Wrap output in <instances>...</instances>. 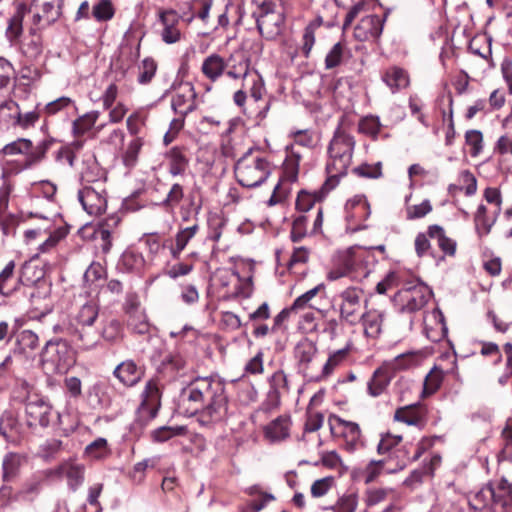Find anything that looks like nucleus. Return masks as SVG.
<instances>
[{
  "instance_id": "41",
  "label": "nucleus",
  "mask_w": 512,
  "mask_h": 512,
  "mask_svg": "<svg viewBox=\"0 0 512 512\" xmlns=\"http://www.w3.org/2000/svg\"><path fill=\"white\" fill-rule=\"evenodd\" d=\"M23 31V12L18 10L8 22L6 37L10 42H15Z\"/></svg>"
},
{
  "instance_id": "63",
  "label": "nucleus",
  "mask_w": 512,
  "mask_h": 512,
  "mask_svg": "<svg viewBox=\"0 0 512 512\" xmlns=\"http://www.w3.org/2000/svg\"><path fill=\"white\" fill-rule=\"evenodd\" d=\"M416 361V355L414 353H404L398 355L389 364L393 370H402L411 367Z\"/></svg>"
},
{
  "instance_id": "47",
  "label": "nucleus",
  "mask_w": 512,
  "mask_h": 512,
  "mask_svg": "<svg viewBox=\"0 0 512 512\" xmlns=\"http://www.w3.org/2000/svg\"><path fill=\"white\" fill-rule=\"evenodd\" d=\"M212 0H193L190 6L192 16L188 19L191 22L193 18L197 17L203 22H206L209 17Z\"/></svg>"
},
{
  "instance_id": "48",
  "label": "nucleus",
  "mask_w": 512,
  "mask_h": 512,
  "mask_svg": "<svg viewBox=\"0 0 512 512\" xmlns=\"http://www.w3.org/2000/svg\"><path fill=\"white\" fill-rule=\"evenodd\" d=\"M308 216L299 215L292 223L290 239L292 242H300L307 235Z\"/></svg>"
},
{
  "instance_id": "64",
  "label": "nucleus",
  "mask_w": 512,
  "mask_h": 512,
  "mask_svg": "<svg viewBox=\"0 0 512 512\" xmlns=\"http://www.w3.org/2000/svg\"><path fill=\"white\" fill-rule=\"evenodd\" d=\"M72 103L73 101L71 98L63 96L54 101L49 102L45 106L44 111L47 115L52 116L69 107L70 105H72Z\"/></svg>"
},
{
  "instance_id": "34",
  "label": "nucleus",
  "mask_w": 512,
  "mask_h": 512,
  "mask_svg": "<svg viewBox=\"0 0 512 512\" xmlns=\"http://www.w3.org/2000/svg\"><path fill=\"white\" fill-rule=\"evenodd\" d=\"M111 455L108 442L105 438L99 437L85 447L84 456L91 460H103Z\"/></svg>"
},
{
  "instance_id": "4",
  "label": "nucleus",
  "mask_w": 512,
  "mask_h": 512,
  "mask_svg": "<svg viewBox=\"0 0 512 512\" xmlns=\"http://www.w3.org/2000/svg\"><path fill=\"white\" fill-rule=\"evenodd\" d=\"M272 172L271 163L252 149L248 150L235 164L237 182L246 188H256L263 184Z\"/></svg>"
},
{
  "instance_id": "12",
  "label": "nucleus",
  "mask_w": 512,
  "mask_h": 512,
  "mask_svg": "<svg viewBox=\"0 0 512 512\" xmlns=\"http://www.w3.org/2000/svg\"><path fill=\"white\" fill-rule=\"evenodd\" d=\"M25 412L27 416V424L30 427L41 426L47 427L50 423L52 415L51 406L42 398L37 396L27 400Z\"/></svg>"
},
{
  "instance_id": "30",
  "label": "nucleus",
  "mask_w": 512,
  "mask_h": 512,
  "mask_svg": "<svg viewBox=\"0 0 512 512\" xmlns=\"http://www.w3.org/2000/svg\"><path fill=\"white\" fill-rule=\"evenodd\" d=\"M391 375L388 367H380L373 373L372 378L368 382V393L377 397L381 395L390 383Z\"/></svg>"
},
{
  "instance_id": "15",
  "label": "nucleus",
  "mask_w": 512,
  "mask_h": 512,
  "mask_svg": "<svg viewBox=\"0 0 512 512\" xmlns=\"http://www.w3.org/2000/svg\"><path fill=\"white\" fill-rule=\"evenodd\" d=\"M113 376L125 387H134L143 378L144 368L138 366L132 359H127L115 367Z\"/></svg>"
},
{
  "instance_id": "36",
  "label": "nucleus",
  "mask_w": 512,
  "mask_h": 512,
  "mask_svg": "<svg viewBox=\"0 0 512 512\" xmlns=\"http://www.w3.org/2000/svg\"><path fill=\"white\" fill-rule=\"evenodd\" d=\"M19 433V423L11 411H5L0 418V434L6 439H14Z\"/></svg>"
},
{
  "instance_id": "42",
  "label": "nucleus",
  "mask_w": 512,
  "mask_h": 512,
  "mask_svg": "<svg viewBox=\"0 0 512 512\" xmlns=\"http://www.w3.org/2000/svg\"><path fill=\"white\" fill-rule=\"evenodd\" d=\"M347 52L346 46L341 42L336 43L328 52L325 58L326 69H333L339 66Z\"/></svg>"
},
{
  "instance_id": "3",
  "label": "nucleus",
  "mask_w": 512,
  "mask_h": 512,
  "mask_svg": "<svg viewBox=\"0 0 512 512\" xmlns=\"http://www.w3.org/2000/svg\"><path fill=\"white\" fill-rule=\"evenodd\" d=\"M98 314V304L94 301L87 302L81 306L76 315L65 326L64 332L82 350H92L99 343V332L93 328Z\"/></svg>"
},
{
  "instance_id": "58",
  "label": "nucleus",
  "mask_w": 512,
  "mask_h": 512,
  "mask_svg": "<svg viewBox=\"0 0 512 512\" xmlns=\"http://www.w3.org/2000/svg\"><path fill=\"white\" fill-rule=\"evenodd\" d=\"M441 460L442 458L439 454L432 455L429 463L424 464L421 470H415L412 473V477L420 481L424 475L433 476L434 470L441 464Z\"/></svg>"
},
{
  "instance_id": "1",
  "label": "nucleus",
  "mask_w": 512,
  "mask_h": 512,
  "mask_svg": "<svg viewBox=\"0 0 512 512\" xmlns=\"http://www.w3.org/2000/svg\"><path fill=\"white\" fill-rule=\"evenodd\" d=\"M179 407L188 416L197 415L204 426L224 421L228 416L224 382L212 376L191 380L181 390Z\"/></svg>"
},
{
  "instance_id": "18",
  "label": "nucleus",
  "mask_w": 512,
  "mask_h": 512,
  "mask_svg": "<svg viewBox=\"0 0 512 512\" xmlns=\"http://www.w3.org/2000/svg\"><path fill=\"white\" fill-rule=\"evenodd\" d=\"M424 331L428 339L433 342L440 341L444 338L447 328L444 322L442 312L435 308L424 317Z\"/></svg>"
},
{
  "instance_id": "59",
  "label": "nucleus",
  "mask_w": 512,
  "mask_h": 512,
  "mask_svg": "<svg viewBox=\"0 0 512 512\" xmlns=\"http://www.w3.org/2000/svg\"><path fill=\"white\" fill-rule=\"evenodd\" d=\"M184 197L183 187L175 183L169 190L166 198L163 200L162 205L165 207L174 208L176 207Z\"/></svg>"
},
{
  "instance_id": "23",
  "label": "nucleus",
  "mask_w": 512,
  "mask_h": 512,
  "mask_svg": "<svg viewBox=\"0 0 512 512\" xmlns=\"http://www.w3.org/2000/svg\"><path fill=\"white\" fill-rule=\"evenodd\" d=\"M57 473L67 479L71 490L76 491L84 482L85 466L74 461H66L59 465Z\"/></svg>"
},
{
  "instance_id": "32",
  "label": "nucleus",
  "mask_w": 512,
  "mask_h": 512,
  "mask_svg": "<svg viewBox=\"0 0 512 512\" xmlns=\"http://www.w3.org/2000/svg\"><path fill=\"white\" fill-rule=\"evenodd\" d=\"M15 262L9 261L0 272V294L4 296L11 295L16 290V285L20 279L14 276Z\"/></svg>"
},
{
  "instance_id": "61",
  "label": "nucleus",
  "mask_w": 512,
  "mask_h": 512,
  "mask_svg": "<svg viewBox=\"0 0 512 512\" xmlns=\"http://www.w3.org/2000/svg\"><path fill=\"white\" fill-rule=\"evenodd\" d=\"M63 237L64 233L59 229L50 233L49 236L43 241V243L39 245L38 254L36 256H39V254L42 253L50 252L53 248L56 247V245Z\"/></svg>"
},
{
  "instance_id": "49",
  "label": "nucleus",
  "mask_w": 512,
  "mask_h": 512,
  "mask_svg": "<svg viewBox=\"0 0 512 512\" xmlns=\"http://www.w3.org/2000/svg\"><path fill=\"white\" fill-rule=\"evenodd\" d=\"M402 441L401 435H394L389 432L381 434L380 441L377 445L378 454H386L396 448Z\"/></svg>"
},
{
  "instance_id": "24",
  "label": "nucleus",
  "mask_w": 512,
  "mask_h": 512,
  "mask_svg": "<svg viewBox=\"0 0 512 512\" xmlns=\"http://www.w3.org/2000/svg\"><path fill=\"white\" fill-rule=\"evenodd\" d=\"M385 312L379 309H369L363 312L360 321L364 327V333L367 337L376 338L382 332Z\"/></svg>"
},
{
  "instance_id": "5",
  "label": "nucleus",
  "mask_w": 512,
  "mask_h": 512,
  "mask_svg": "<svg viewBox=\"0 0 512 512\" xmlns=\"http://www.w3.org/2000/svg\"><path fill=\"white\" fill-rule=\"evenodd\" d=\"M252 16L262 37L273 40L282 32L284 15L279 0H252Z\"/></svg>"
},
{
  "instance_id": "25",
  "label": "nucleus",
  "mask_w": 512,
  "mask_h": 512,
  "mask_svg": "<svg viewBox=\"0 0 512 512\" xmlns=\"http://www.w3.org/2000/svg\"><path fill=\"white\" fill-rule=\"evenodd\" d=\"M317 352L316 345L309 339L301 340L294 349V356L298 362L299 370L307 375L309 365Z\"/></svg>"
},
{
  "instance_id": "22",
  "label": "nucleus",
  "mask_w": 512,
  "mask_h": 512,
  "mask_svg": "<svg viewBox=\"0 0 512 512\" xmlns=\"http://www.w3.org/2000/svg\"><path fill=\"white\" fill-rule=\"evenodd\" d=\"M382 81L392 93H396L402 89H406L410 85V76L404 68L390 66L383 71Z\"/></svg>"
},
{
  "instance_id": "54",
  "label": "nucleus",
  "mask_w": 512,
  "mask_h": 512,
  "mask_svg": "<svg viewBox=\"0 0 512 512\" xmlns=\"http://www.w3.org/2000/svg\"><path fill=\"white\" fill-rule=\"evenodd\" d=\"M139 69L140 73L138 76V82L140 84H147L154 77L157 70V64L152 58H145L142 61Z\"/></svg>"
},
{
  "instance_id": "35",
  "label": "nucleus",
  "mask_w": 512,
  "mask_h": 512,
  "mask_svg": "<svg viewBox=\"0 0 512 512\" xmlns=\"http://www.w3.org/2000/svg\"><path fill=\"white\" fill-rule=\"evenodd\" d=\"M100 338L102 337L109 343H114L122 338L123 329L119 320L109 318L103 321Z\"/></svg>"
},
{
  "instance_id": "56",
  "label": "nucleus",
  "mask_w": 512,
  "mask_h": 512,
  "mask_svg": "<svg viewBox=\"0 0 512 512\" xmlns=\"http://www.w3.org/2000/svg\"><path fill=\"white\" fill-rule=\"evenodd\" d=\"M17 343L22 350H34L39 345V338L36 333L31 330H23L17 337Z\"/></svg>"
},
{
  "instance_id": "2",
  "label": "nucleus",
  "mask_w": 512,
  "mask_h": 512,
  "mask_svg": "<svg viewBox=\"0 0 512 512\" xmlns=\"http://www.w3.org/2000/svg\"><path fill=\"white\" fill-rule=\"evenodd\" d=\"M354 146V138L338 127L328 146L329 161L326 165L328 178L322 186L325 192L334 189L338 185L340 177L346 175L352 162Z\"/></svg>"
},
{
  "instance_id": "40",
  "label": "nucleus",
  "mask_w": 512,
  "mask_h": 512,
  "mask_svg": "<svg viewBox=\"0 0 512 512\" xmlns=\"http://www.w3.org/2000/svg\"><path fill=\"white\" fill-rule=\"evenodd\" d=\"M393 497V489L376 487L367 490L365 502L367 506H375L387 500H392Z\"/></svg>"
},
{
  "instance_id": "16",
  "label": "nucleus",
  "mask_w": 512,
  "mask_h": 512,
  "mask_svg": "<svg viewBox=\"0 0 512 512\" xmlns=\"http://www.w3.org/2000/svg\"><path fill=\"white\" fill-rule=\"evenodd\" d=\"M426 419L427 408L420 403L400 407L394 414V420L417 427H424Z\"/></svg>"
},
{
  "instance_id": "45",
  "label": "nucleus",
  "mask_w": 512,
  "mask_h": 512,
  "mask_svg": "<svg viewBox=\"0 0 512 512\" xmlns=\"http://www.w3.org/2000/svg\"><path fill=\"white\" fill-rule=\"evenodd\" d=\"M18 104L8 100L0 104V124L15 126Z\"/></svg>"
},
{
  "instance_id": "6",
  "label": "nucleus",
  "mask_w": 512,
  "mask_h": 512,
  "mask_svg": "<svg viewBox=\"0 0 512 512\" xmlns=\"http://www.w3.org/2000/svg\"><path fill=\"white\" fill-rule=\"evenodd\" d=\"M40 361L47 373L64 374L75 364L76 357L66 340L54 339L46 342Z\"/></svg>"
},
{
  "instance_id": "7",
  "label": "nucleus",
  "mask_w": 512,
  "mask_h": 512,
  "mask_svg": "<svg viewBox=\"0 0 512 512\" xmlns=\"http://www.w3.org/2000/svg\"><path fill=\"white\" fill-rule=\"evenodd\" d=\"M363 291L357 287H348L339 294L340 320L356 325L360 322L362 312Z\"/></svg>"
},
{
  "instance_id": "19",
  "label": "nucleus",
  "mask_w": 512,
  "mask_h": 512,
  "mask_svg": "<svg viewBox=\"0 0 512 512\" xmlns=\"http://www.w3.org/2000/svg\"><path fill=\"white\" fill-rule=\"evenodd\" d=\"M226 74L232 79H245L250 72V59L243 51H236L225 60Z\"/></svg>"
},
{
  "instance_id": "37",
  "label": "nucleus",
  "mask_w": 512,
  "mask_h": 512,
  "mask_svg": "<svg viewBox=\"0 0 512 512\" xmlns=\"http://www.w3.org/2000/svg\"><path fill=\"white\" fill-rule=\"evenodd\" d=\"M322 22V18L318 17L310 22L304 30L301 53L306 58L309 57L312 47L315 43V31L322 25Z\"/></svg>"
},
{
  "instance_id": "27",
  "label": "nucleus",
  "mask_w": 512,
  "mask_h": 512,
  "mask_svg": "<svg viewBox=\"0 0 512 512\" xmlns=\"http://www.w3.org/2000/svg\"><path fill=\"white\" fill-rule=\"evenodd\" d=\"M199 230V226L194 224L190 227L183 228L175 235V243L169 247L171 257L179 259L182 251L185 249L189 241L194 238Z\"/></svg>"
},
{
  "instance_id": "43",
  "label": "nucleus",
  "mask_w": 512,
  "mask_h": 512,
  "mask_svg": "<svg viewBox=\"0 0 512 512\" xmlns=\"http://www.w3.org/2000/svg\"><path fill=\"white\" fill-rule=\"evenodd\" d=\"M465 142L470 147V155L478 156L483 149V134L480 130L472 129L465 133Z\"/></svg>"
},
{
  "instance_id": "10",
  "label": "nucleus",
  "mask_w": 512,
  "mask_h": 512,
  "mask_svg": "<svg viewBox=\"0 0 512 512\" xmlns=\"http://www.w3.org/2000/svg\"><path fill=\"white\" fill-rule=\"evenodd\" d=\"M432 297V291L425 285H415L403 289L399 293L402 303L401 311L413 313L421 310Z\"/></svg>"
},
{
  "instance_id": "9",
  "label": "nucleus",
  "mask_w": 512,
  "mask_h": 512,
  "mask_svg": "<svg viewBox=\"0 0 512 512\" xmlns=\"http://www.w3.org/2000/svg\"><path fill=\"white\" fill-rule=\"evenodd\" d=\"M78 199L89 215H101L107 208L106 191L101 183H96L95 186H84L78 192Z\"/></svg>"
},
{
  "instance_id": "39",
  "label": "nucleus",
  "mask_w": 512,
  "mask_h": 512,
  "mask_svg": "<svg viewBox=\"0 0 512 512\" xmlns=\"http://www.w3.org/2000/svg\"><path fill=\"white\" fill-rule=\"evenodd\" d=\"M22 456L17 453H9L3 459V478L6 481L16 476L21 464Z\"/></svg>"
},
{
  "instance_id": "51",
  "label": "nucleus",
  "mask_w": 512,
  "mask_h": 512,
  "mask_svg": "<svg viewBox=\"0 0 512 512\" xmlns=\"http://www.w3.org/2000/svg\"><path fill=\"white\" fill-rule=\"evenodd\" d=\"M358 506V498L356 494H346L338 499L331 507L334 512H355Z\"/></svg>"
},
{
  "instance_id": "31",
  "label": "nucleus",
  "mask_w": 512,
  "mask_h": 512,
  "mask_svg": "<svg viewBox=\"0 0 512 512\" xmlns=\"http://www.w3.org/2000/svg\"><path fill=\"white\" fill-rule=\"evenodd\" d=\"M428 235L432 239H436L439 248L447 255L453 256L456 252V242L447 237L443 227L439 225H430L428 227Z\"/></svg>"
},
{
  "instance_id": "57",
  "label": "nucleus",
  "mask_w": 512,
  "mask_h": 512,
  "mask_svg": "<svg viewBox=\"0 0 512 512\" xmlns=\"http://www.w3.org/2000/svg\"><path fill=\"white\" fill-rule=\"evenodd\" d=\"M381 129V123L378 117L368 116L363 118L359 123V130L372 137H376Z\"/></svg>"
},
{
  "instance_id": "20",
  "label": "nucleus",
  "mask_w": 512,
  "mask_h": 512,
  "mask_svg": "<svg viewBox=\"0 0 512 512\" xmlns=\"http://www.w3.org/2000/svg\"><path fill=\"white\" fill-rule=\"evenodd\" d=\"M63 4L34 5L36 12L33 15V24L39 29L55 23L62 14Z\"/></svg>"
},
{
  "instance_id": "60",
  "label": "nucleus",
  "mask_w": 512,
  "mask_h": 512,
  "mask_svg": "<svg viewBox=\"0 0 512 512\" xmlns=\"http://www.w3.org/2000/svg\"><path fill=\"white\" fill-rule=\"evenodd\" d=\"M128 326L138 334H145L149 330V325L145 319V316L138 312L130 314L128 319Z\"/></svg>"
},
{
  "instance_id": "8",
  "label": "nucleus",
  "mask_w": 512,
  "mask_h": 512,
  "mask_svg": "<svg viewBox=\"0 0 512 512\" xmlns=\"http://www.w3.org/2000/svg\"><path fill=\"white\" fill-rule=\"evenodd\" d=\"M48 148L49 143L46 141H41L34 146L29 139L19 138L5 145L1 152L6 156L25 155L24 167L29 168L44 158Z\"/></svg>"
},
{
  "instance_id": "33",
  "label": "nucleus",
  "mask_w": 512,
  "mask_h": 512,
  "mask_svg": "<svg viewBox=\"0 0 512 512\" xmlns=\"http://www.w3.org/2000/svg\"><path fill=\"white\" fill-rule=\"evenodd\" d=\"M290 417L280 416L266 427V435L272 440H282L289 435Z\"/></svg>"
},
{
  "instance_id": "26",
  "label": "nucleus",
  "mask_w": 512,
  "mask_h": 512,
  "mask_svg": "<svg viewBox=\"0 0 512 512\" xmlns=\"http://www.w3.org/2000/svg\"><path fill=\"white\" fill-rule=\"evenodd\" d=\"M226 66L225 59L213 53L203 60L201 71L207 79L215 82L224 74Z\"/></svg>"
},
{
  "instance_id": "55",
  "label": "nucleus",
  "mask_w": 512,
  "mask_h": 512,
  "mask_svg": "<svg viewBox=\"0 0 512 512\" xmlns=\"http://www.w3.org/2000/svg\"><path fill=\"white\" fill-rule=\"evenodd\" d=\"M334 484V478L333 477H324L321 479H317L314 481L311 485V495L314 498H320L325 496L329 490L332 488Z\"/></svg>"
},
{
  "instance_id": "62",
  "label": "nucleus",
  "mask_w": 512,
  "mask_h": 512,
  "mask_svg": "<svg viewBox=\"0 0 512 512\" xmlns=\"http://www.w3.org/2000/svg\"><path fill=\"white\" fill-rule=\"evenodd\" d=\"M442 382V375L440 372H430L424 381L423 387V395H431L433 394L439 387Z\"/></svg>"
},
{
  "instance_id": "11",
  "label": "nucleus",
  "mask_w": 512,
  "mask_h": 512,
  "mask_svg": "<svg viewBox=\"0 0 512 512\" xmlns=\"http://www.w3.org/2000/svg\"><path fill=\"white\" fill-rule=\"evenodd\" d=\"M180 15L173 9H162L158 13V20L162 26L161 39L166 44H174L181 40L179 29Z\"/></svg>"
},
{
  "instance_id": "29",
  "label": "nucleus",
  "mask_w": 512,
  "mask_h": 512,
  "mask_svg": "<svg viewBox=\"0 0 512 512\" xmlns=\"http://www.w3.org/2000/svg\"><path fill=\"white\" fill-rule=\"evenodd\" d=\"M494 497L495 487L492 484H487L470 497L469 505L474 510H483L488 507L493 510Z\"/></svg>"
},
{
  "instance_id": "28",
  "label": "nucleus",
  "mask_w": 512,
  "mask_h": 512,
  "mask_svg": "<svg viewBox=\"0 0 512 512\" xmlns=\"http://www.w3.org/2000/svg\"><path fill=\"white\" fill-rule=\"evenodd\" d=\"M169 173L173 176L182 175L189 164V159L181 147H172L167 153Z\"/></svg>"
},
{
  "instance_id": "50",
  "label": "nucleus",
  "mask_w": 512,
  "mask_h": 512,
  "mask_svg": "<svg viewBox=\"0 0 512 512\" xmlns=\"http://www.w3.org/2000/svg\"><path fill=\"white\" fill-rule=\"evenodd\" d=\"M142 146L141 138H135L129 143L123 155V162L126 167H133L136 164Z\"/></svg>"
},
{
  "instance_id": "52",
  "label": "nucleus",
  "mask_w": 512,
  "mask_h": 512,
  "mask_svg": "<svg viewBox=\"0 0 512 512\" xmlns=\"http://www.w3.org/2000/svg\"><path fill=\"white\" fill-rule=\"evenodd\" d=\"M185 432V427H169L162 426L152 432V437L156 442H165L174 436L182 435Z\"/></svg>"
},
{
  "instance_id": "46",
  "label": "nucleus",
  "mask_w": 512,
  "mask_h": 512,
  "mask_svg": "<svg viewBox=\"0 0 512 512\" xmlns=\"http://www.w3.org/2000/svg\"><path fill=\"white\" fill-rule=\"evenodd\" d=\"M386 464V459L371 460L363 472L365 483L369 484L375 481L385 470Z\"/></svg>"
},
{
  "instance_id": "13",
  "label": "nucleus",
  "mask_w": 512,
  "mask_h": 512,
  "mask_svg": "<svg viewBox=\"0 0 512 512\" xmlns=\"http://www.w3.org/2000/svg\"><path fill=\"white\" fill-rule=\"evenodd\" d=\"M196 97L197 94L191 83L180 84L172 97L171 106L176 113L185 117L196 109Z\"/></svg>"
},
{
  "instance_id": "17",
  "label": "nucleus",
  "mask_w": 512,
  "mask_h": 512,
  "mask_svg": "<svg viewBox=\"0 0 512 512\" xmlns=\"http://www.w3.org/2000/svg\"><path fill=\"white\" fill-rule=\"evenodd\" d=\"M384 19L378 15L363 17L354 29V36L360 41L378 38L383 30Z\"/></svg>"
},
{
  "instance_id": "38",
  "label": "nucleus",
  "mask_w": 512,
  "mask_h": 512,
  "mask_svg": "<svg viewBox=\"0 0 512 512\" xmlns=\"http://www.w3.org/2000/svg\"><path fill=\"white\" fill-rule=\"evenodd\" d=\"M100 113L98 111H91L73 122V133L76 136L84 135L96 123Z\"/></svg>"
},
{
  "instance_id": "21",
  "label": "nucleus",
  "mask_w": 512,
  "mask_h": 512,
  "mask_svg": "<svg viewBox=\"0 0 512 512\" xmlns=\"http://www.w3.org/2000/svg\"><path fill=\"white\" fill-rule=\"evenodd\" d=\"M336 424L342 428V436L345 441V448L349 452L357 450L363 446L361 430L357 423L335 417Z\"/></svg>"
},
{
  "instance_id": "53",
  "label": "nucleus",
  "mask_w": 512,
  "mask_h": 512,
  "mask_svg": "<svg viewBox=\"0 0 512 512\" xmlns=\"http://www.w3.org/2000/svg\"><path fill=\"white\" fill-rule=\"evenodd\" d=\"M432 211V205L429 200H424L417 205H408L406 207V219L415 220L425 217Z\"/></svg>"
},
{
  "instance_id": "14",
  "label": "nucleus",
  "mask_w": 512,
  "mask_h": 512,
  "mask_svg": "<svg viewBox=\"0 0 512 512\" xmlns=\"http://www.w3.org/2000/svg\"><path fill=\"white\" fill-rule=\"evenodd\" d=\"M141 396L142 401L139 406V413L143 416H147L148 419L154 418L161 405V393L158 380L152 378L147 381Z\"/></svg>"
},
{
  "instance_id": "44",
  "label": "nucleus",
  "mask_w": 512,
  "mask_h": 512,
  "mask_svg": "<svg viewBox=\"0 0 512 512\" xmlns=\"http://www.w3.org/2000/svg\"><path fill=\"white\" fill-rule=\"evenodd\" d=\"M92 16L99 22L108 21L114 16V8L109 0H100L92 8Z\"/></svg>"
}]
</instances>
